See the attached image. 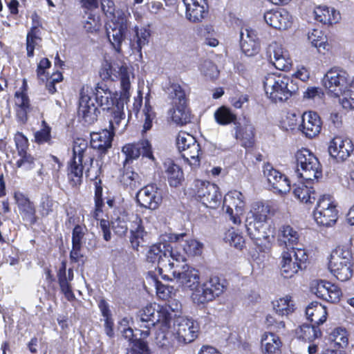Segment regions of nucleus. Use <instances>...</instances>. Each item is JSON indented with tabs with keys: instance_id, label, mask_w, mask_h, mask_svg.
<instances>
[{
	"instance_id": "f257e3e1",
	"label": "nucleus",
	"mask_w": 354,
	"mask_h": 354,
	"mask_svg": "<svg viewBox=\"0 0 354 354\" xmlns=\"http://www.w3.org/2000/svg\"><path fill=\"white\" fill-rule=\"evenodd\" d=\"M267 97L273 102H282L289 99L299 88L293 77L283 73H268L263 79Z\"/></svg>"
},
{
	"instance_id": "f03ea898",
	"label": "nucleus",
	"mask_w": 354,
	"mask_h": 354,
	"mask_svg": "<svg viewBox=\"0 0 354 354\" xmlns=\"http://www.w3.org/2000/svg\"><path fill=\"white\" fill-rule=\"evenodd\" d=\"M348 73L342 69L332 68L323 78V85L333 96L343 97L341 104L344 109H354V95H351V82L348 84Z\"/></svg>"
},
{
	"instance_id": "7ed1b4c3",
	"label": "nucleus",
	"mask_w": 354,
	"mask_h": 354,
	"mask_svg": "<svg viewBox=\"0 0 354 354\" xmlns=\"http://www.w3.org/2000/svg\"><path fill=\"white\" fill-rule=\"evenodd\" d=\"M156 304H150L140 310L136 317V333L139 332L140 338H147L150 329L156 324L162 329H167L171 320V315L166 309L156 308Z\"/></svg>"
},
{
	"instance_id": "20e7f679",
	"label": "nucleus",
	"mask_w": 354,
	"mask_h": 354,
	"mask_svg": "<svg viewBox=\"0 0 354 354\" xmlns=\"http://www.w3.org/2000/svg\"><path fill=\"white\" fill-rule=\"evenodd\" d=\"M88 149V142L85 139L76 138L73 147V159L68 168V178L71 186L79 185L82 182L84 169V158Z\"/></svg>"
},
{
	"instance_id": "39448f33",
	"label": "nucleus",
	"mask_w": 354,
	"mask_h": 354,
	"mask_svg": "<svg viewBox=\"0 0 354 354\" xmlns=\"http://www.w3.org/2000/svg\"><path fill=\"white\" fill-rule=\"evenodd\" d=\"M297 175L306 180L317 179L322 175L318 158L308 149L303 148L296 154Z\"/></svg>"
},
{
	"instance_id": "423d86ee",
	"label": "nucleus",
	"mask_w": 354,
	"mask_h": 354,
	"mask_svg": "<svg viewBox=\"0 0 354 354\" xmlns=\"http://www.w3.org/2000/svg\"><path fill=\"white\" fill-rule=\"evenodd\" d=\"M120 77L121 91L120 100H128L130 97L131 82L134 79L132 70L127 65H113L111 62L105 61L100 71V75L104 80L112 79V76Z\"/></svg>"
},
{
	"instance_id": "0eeeda50",
	"label": "nucleus",
	"mask_w": 354,
	"mask_h": 354,
	"mask_svg": "<svg viewBox=\"0 0 354 354\" xmlns=\"http://www.w3.org/2000/svg\"><path fill=\"white\" fill-rule=\"evenodd\" d=\"M169 97L172 100L173 109L171 110L173 122L184 125L190 122V115L187 109V99L185 91L177 84H172L167 88Z\"/></svg>"
},
{
	"instance_id": "6e6552de",
	"label": "nucleus",
	"mask_w": 354,
	"mask_h": 354,
	"mask_svg": "<svg viewBox=\"0 0 354 354\" xmlns=\"http://www.w3.org/2000/svg\"><path fill=\"white\" fill-rule=\"evenodd\" d=\"M225 289L218 277H212L192 290L191 299L197 306L205 305L221 295Z\"/></svg>"
},
{
	"instance_id": "1a4fd4ad",
	"label": "nucleus",
	"mask_w": 354,
	"mask_h": 354,
	"mask_svg": "<svg viewBox=\"0 0 354 354\" xmlns=\"http://www.w3.org/2000/svg\"><path fill=\"white\" fill-rule=\"evenodd\" d=\"M281 259V274L284 278L289 279L302 268V265L308 259V255L304 249L291 248L282 252Z\"/></svg>"
},
{
	"instance_id": "9d476101",
	"label": "nucleus",
	"mask_w": 354,
	"mask_h": 354,
	"mask_svg": "<svg viewBox=\"0 0 354 354\" xmlns=\"http://www.w3.org/2000/svg\"><path fill=\"white\" fill-rule=\"evenodd\" d=\"M172 333L178 344L185 346L198 337L199 326L193 319L180 316L174 320Z\"/></svg>"
},
{
	"instance_id": "9b49d317",
	"label": "nucleus",
	"mask_w": 354,
	"mask_h": 354,
	"mask_svg": "<svg viewBox=\"0 0 354 354\" xmlns=\"http://www.w3.org/2000/svg\"><path fill=\"white\" fill-rule=\"evenodd\" d=\"M313 216L319 225L326 227L333 225L338 217L337 203L334 198L330 195L322 196L317 201Z\"/></svg>"
},
{
	"instance_id": "f8f14e48",
	"label": "nucleus",
	"mask_w": 354,
	"mask_h": 354,
	"mask_svg": "<svg viewBox=\"0 0 354 354\" xmlns=\"http://www.w3.org/2000/svg\"><path fill=\"white\" fill-rule=\"evenodd\" d=\"M185 236L184 234L178 235L176 242L172 245L173 250H170L171 259L175 263H183L187 257L198 256L202 253L203 244L193 239L184 240Z\"/></svg>"
},
{
	"instance_id": "ddd939ff",
	"label": "nucleus",
	"mask_w": 354,
	"mask_h": 354,
	"mask_svg": "<svg viewBox=\"0 0 354 354\" xmlns=\"http://www.w3.org/2000/svg\"><path fill=\"white\" fill-rule=\"evenodd\" d=\"M176 145L182 156L192 169L200 165L199 153L201 148L196 138L191 134L180 131L176 138Z\"/></svg>"
},
{
	"instance_id": "4468645a",
	"label": "nucleus",
	"mask_w": 354,
	"mask_h": 354,
	"mask_svg": "<svg viewBox=\"0 0 354 354\" xmlns=\"http://www.w3.org/2000/svg\"><path fill=\"white\" fill-rule=\"evenodd\" d=\"M180 263L169 262L168 266L172 276L176 279L179 286L192 291L199 284V271L187 265H180Z\"/></svg>"
},
{
	"instance_id": "2eb2a0df",
	"label": "nucleus",
	"mask_w": 354,
	"mask_h": 354,
	"mask_svg": "<svg viewBox=\"0 0 354 354\" xmlns=\"http://www.w3.org/2000/svg\"><path fill=\"white\" fill-rule=\"evenodd\" d=\"M270 212V207L267 205L259 202L252 204L245 219V227L250 236L256 238V232H259L267 222Z\"/></svg>"
},
{
	"instance_id": "dca6fc26",
	"label": "nucleus",
	"mask_w": 354,
	"mask_h": 354,
	"mask_svg": "<svg viewBox=\"0 0 354 354\" xmlns=\"http://www.w3.org/2000/svg\"><path fill=\"white\" fill-rule=\"evenodd\" d=\"M92 87L84 85L80 93L78 115L86 124H93L97 118L98 110L91 100Z\"/></svg>"
},
{
	"instance_id": "f3484780",
	"label": "nucleus",
	"mask_w": 354,
	"mask_h": 354,
	"mask_svg": "<svg viewBox=\"0 0 354 354\" xmlns=\"http://www.w3.org/2000/svg\"><path fill=\"white\" fill-rule=\"evenodd\" d=\"M195 187L196 196L205 206L215 209L219 205L221 194L215 184L198 180Z\"/></svg>"
},
{
	"instance_id": "a211bd4d",
	"label": "nucleus",
	"mask_w": 354,
	"mask_h": 354,
	"mask_svg": "<svg viewBox=\"0 0 354 354\" xmlns=\"http://www.w3.org/2000/svg\"><path fill=\"white\" fill-rule=\"evenodd\" d=\"M245 198L241 192L233 190L228 192L224 197L223 207L226 208V213L234 224H240L241 215L245 207Z\"/></svg>"
},
{
	"instance_id": "6ab92c4d",
	"label": "nucleus",
	"mask_w": 354,
	"mask_h": 354,
	"mask_svg": "<svg viewBox=\"0 0 354 354\" xmlns=\"http://www.w3.org/2000/svg\"><path fill=\"white\" fill-rule=\"evenodd\" d=\"M263 174L274 192L285 194L290 190V183L283 174L268 163L263 167Z\"/></svg>"
},
{
	"instance_id": "aec40b11",
	"label": "nucleus",
	"mask_w": 354,
	"mask_h": 354,
	"mask_svg": "<svg viewBox=\"0 0 354 354\" xmlns=\"http://www.w3.org/2000/svg\"><path fill=\"white\" fill-rule=\"evenodd\" d=\"M136 199L141 207L156 209L162 201V194L156 185L151 184L145 186L138 192Z\"/></svg>"
},
{
	"instance_id": "412c9836",
	"label": "nucleus",
	"mask_w": 354,
	"mask_h": 354,
	"mask_svg": "<svg viewBox=\"0 0 354 354\" xmlns=\"http://www.w3.org/2000/svg\"><path fill=\"white\" fill-rule=\"evenodd\" d=\"M354 150V145L348 138L337 136L330 142L328 153L337 162L346 160Z\"/></svg>"
},
{
	"instance_id": "4be33fe9",
	"label": "nucleus",
	"mask_w": 354,
	"mask_h": 354,
	"mask_svg": "<svg viewBox=\"0 0 354 354\" xmlns=\"http://www.w3.org/2000/svg\"><path fill=\"white\" fill-rule=\"evenodd\" d=\"M311 290L317 297L330 303L339 301L342 295L337 286L326 281H315L312 285Z\"/></svg>"
},
{
	"instance_id": "5701e85b",
	"label": "nucleus",
	"mask_w": 354,
	"mask_h": 354,
	"mask_svg": "<svg viewBox=\"0 0 354 354\" xmlns=\"http://www.w3.org/2000/svg\"><path fill=\"white\" fill-rule=\"evenodd\" d=\"M263 17L268 25L279 30L290 28L293 22L292 15L283 8L267 11Z\"/></svg>"
},
{
	"instance_id": "b1692460",
	"label": "nucleus",
	"mask_w": 354,
	"mask_h": 354,
	"mask_svg": "<svg viewBox=\"0 0 354 354\" xmlns=\"http://www.w3.org/2000/svg\"><path fill=\"white\" fill-rule=\"evenodd\" d=\"M170 250H173L172 246L165 243L155 244L152 245L147 252V261L151 263L157 262L158 265L169 268V262H175L171 259Z\"/></svg>"
},
{
	"instance_id": "393cba45",
	"label": "nucleus",
	"mask_w": 354,
	"mask_h": 354,
	"mask_svg": "<svg viewBox=\"0 0 354 354\" xmlns=\"http://www.w3.org/2000/svg\"><path fill=\"white\" fill-rule=\"evenodd\" d=\"M270 62L274 67L281 71L288 70L290 68L291 60L288 51L283 49L281 44L277 42L271 43L268 48Z\"/></svg>"
},
{
	"instance_id": "a878e982",
	"label": "nucleus",
	"mask_w": 354,
	"mask_h": 354,
	"mask_svg": "<svg viewBox=\"0 0 354 354\" xmlns=\"http://www.w3.org/2000/svg\"><path fill=\"white\" fill-rule=\"evenodd\" d=\"M125 155V163L137 159L140 155L151 160H154L151 146L148 140H141L137 143L125 145L122 149Z\"/></svg>"
},
{
	"instance_id": "bb28decb",
	"label": "nucleus",
	"mask_w": 354,
	"mask_h": 354,
	"mask_svg": "<svg viewBox=\"0 0 354 354\" xmlns=\"http://www.w3.org/2000/svg\"><path fill=\"white\" fill-rule=\"evenodd\" d=\"M321 129L322 122L317 113L308 111L302 115L299 129L306 137L309 138L316 137L320 133Z\"/></svg>"
},
{
	"instance_id": "cd10ccee",
	"label": "nucleus",
	"mask_w": 354,
	"mask_h": 354,
	"mask_svg": "<svg viewBox=\"0 0 354 354\" xmlns=\"http://www.w3.org/2000/svg\"><path fill=\"white\" fill-rule=\"evenodd\" d=\"M240 45L243 53L249 57L257 55L260 50L254 32L248 28H241L240 31Z\"/></svg>"
},
{
	"instance_id": "c85d7f7f",
	"label": "nucleus",
	"mask_w": 354,
	"mask_h": 354,
	"mask_svg": "<svg viewBox=\"0 0 354 354\" xmlns=\"http://www.w3.org/2000/svg\"><path fill=\"white\" fill-rule=\"evenodd\" d=\"M113 134L107 129L91 133V147L100 154H105L111 147Z\"/></svg>"
},
{
	"instance_id": "c756f323",
	"label": "nucleus",
	"mask_w": 354,
	"mask_h": 354,
	"mask_svg": "<svg viewBox=\"0 0 354 354\" xmlns=\"http://www.w3.org/2000/svg\"><path fill=\"white\" fill-rule=\"evenodd\" d=\"M186 8V17L192 22H199L207 12L205 0H183Z\"/></svg>"
},
{
	"instance_id": "7c9ffc66",
	"label": "nucleus",
	"mask_w": 354,
	"mask_h": 354,
	"mask_svg": "<svg viewBox=\"0 0 354 354\" xmlns=\"http://www.w3.org/2000/svg\"><path fill=\"white\" fill-rule=\"evenodd\" d=\"M128 100H120V97L117 101L116 110L112 115V118L109 121L110 131L113 135L115 133H122L126 129L127 122L124 118V113L121 110L123 109L124 104L127 103Z\"/></svg>"
},
{
	"instance_id": "2f4dec72",
	"label": "nucleus",
	"mask_w": 354,
	"mask_h": 354,
	"mask_svg": "<svg viewBox=\"0 0 354 354\" xmlns=\"http://www.w3.org/2000/svg\"><path fill=\"white\" fill-rule=\"evenodd\" d=\"M165 177L171 187H177L184 180L183 170L171 159H167L163 162Z\"/></svg>"
},
{
	"instance_id": "473e14b6",
	"label": "nucleus",
	"mask_w": 354,
	"mask_h": 354,
	"mask_svg": "<svg viewBox=\"0 0 354 354\" xmlns=\"http://www.w3.org/2000/svg\"><path fill=\"white\" fill-rule=\"evenodd\" d=\"M15 104L18 121L25 124L28 120V114L32 110L28 95L24 92L17 91L15 95Z\"/></svg>"
},
{
	"instance_id": "72a5a7b5",
	"label": "nucleus",
	"mask_w": 354,
	"mask_h": 354,
	"mask_svg": "<svg viewBox=\"0 0 354 354\" xmlns=\"http://www.w3.org/2000/svg\"><path fill=\"white\" fill-rule=\"evenodd\" d=\"M95 102L103 110H109L115 104V95L104 84H97L92 94Z\"/></svg>"
},
{
	"instance_id": "f704fd0d",
	"label": "nucleus",
	"mask_w": 354,
	"mask_h": 354,
	"mask_svg": "<svg viewBox=\"0 0 354 354\" xmlns=\"http://www.w3.org/2000/svg\"><path fill=\"white\" fill-rule=\"evenodd\" d=\"M313 13L315 20L324 24H336L340 19V13L338 11L326 6L316 7Z\"/></svg>"
},
{
	"instance_id": "c9c22d12",
	"label": "nucleus",
	"mask_w": 354,
	"mask_h": 354,
	"mask_svg": "<svg viewBox=\"0 0 354 354\" xmlns=\"http://www.w3.org/2000/svg\"><path fill=\"white\" fill-rule=\"evenodd\" d=\"M15 142L20 156V158L17 160V166L18 167H24L26 169L31 168L34 159L30 154H27L26 153V138L21 133H18L15 136Z\"/></svg>"
},
{
	"instance_id": "e433bc0d",
	"label": "nucleus",
	"mask_w": 354,
	"mask_h": 354,
	"mask_svg": "<svg viewBox=\"0 0 354 354\" xmlns=\"http://www.w3.org/2000/svg\"><path fill=\"white\" fill-rule=\"evenodd\" d=\"M354 263H344L338 261H329L328 268L330 272L341 281L350 279L353 274Z\"/></svg>"
},
{
	"instance_id": "4c0bfd02",
	"label": "nucleus",
	"mask_w": 354,
	"mask_h": 354,
	"mask_svg": "<svg viewBox=\"0 0 354 354\" xmlns=\"http://www.w3.org/2000/svg\"><path fill=\"white\" fill-rule=\"evenodd\" d=\"M306 315L312 323L319 326L326 322L327 311L326 307L318 302L310 303L306 309Z\"/></svg>"
},
{
	"instance_id": "58836bf2",
	"label": "nucleus",
	"mask_w": 354,
	"mask_h": 354,
	"mask_svg": "<svg viewBox=\"0 0 354 354\" xmlns=\"http://www.w3.org/2000/svg\"><path fill=\"white\" fill-rule=\"evenodd\" d=\"M299 239L298 232L289 225H285L280 227L278 234V242L280 245L294 248Z\"/></svg>"
},
{
	"instance_id": "ea45409f",
	"label": "nucleus",
	"mask_w": 354,
	"mask_h": 354,
	"mask_svg": "<svg viewBox=\"0 0 354 354\" xmlns=\"http://www.w3.org/2000/svg\"><path fill=\"white\" fill-rule=\"evenodd\" d=\"M135 35L131 39V49L140 53L142 55V48L148 44L150 37V32L145 28H138L136 26L134 27Z\"/></svg>"
},
{
	"instance_id": "a19ab883",
	"label": "nucleus",
	"mask_w": 354,
	"mask_h": 354,
	"mask_svg": "<svg viewBox=\"0 0 354 354\" xmlns=\"http://www.w3.org/2000/svg\"><path fill=\"white\" fill-rule=\"evenodd\" d=\"M281 345L279 337L273 333H265L261 339L263 354H279Z\"/></svg>"
},
{
	"instance_id": "79ce46f5",
	"label": "nucleus",
	"mask_w": 354,
	"mask_h": 354,
	"mask_svg": "<svg viewBox=\"0 0 354 354\" xmlns=\"http://www.w3.org/2000/svg\"><path fill=\"white\" fill-rule=\"evenodd\" d=\"M130 232V241L132 246L133 248H137L140 244V241L143 240V237L146 234V232L142 226V221L138 216H136L131 221Z\"/></svg>"
},
{
	"instance_id": "37998d69",
	"label": "nucleus",
	"mask_w": 354,
	"mask_h": 354,
	"mask_svg": "<svg viewBox=\"0 0 354 354\" xmlns=\"http://www.w3.org/2000/svg\"><path fill=\"white\" fill-rule=\"evenodd\" d=\"M126 30L110 24L106 28L107 37L117 53L121 52V45L124 39Z\"/></svg>"
},
{
	"instance_id": "c03bdc74",
	"label": "nucleus",
	"mask_w": 354,
	"mask_h": 354,
	"mask_svg": "<svg viewBox=\"0 0 354 354\" xmlns=\"http://www.w3.org/2000/svg\"><path fill=\"white\" fill-rule=\"evenodd\" d=\"M128 215L124 211H115L111 221L114 232L120 236L125 235L128 230Z\"/></svg>"
},
{
	"instance_id": "a18cd8bd",
	"label": "nucleus",
	"mask_w": 354,
	"mask_h": 354,
	"mask_svg": "<svg viewBox=\"0 0 354 354\" xmlns=\"http://www.w3.org/2000/svg\"><path fill=\"white\" fill-rule=\"evenodd\" d=\"M235 137L240 139L241 145L245 148H251L254 143V129L252 124H246L243 128L236 127Z\"/></svg>"
},
{
	"instance_id": "49530a36",
	"label": "nucleus",
	"mask_w": 354,
	"mask_h": 354,
	"mask_svg": "<svg viewBox=\"0 0 354 354\" xmlns=\"http://www.w3.org/2000/svg\"><path fill=\"white\" fill-rule=\"evenodd\" d=\"M273 308L276 313L281 316H287L295 310V304L292 297L286 295L273 301Z\"/></svg>"
},
{
	"instance_id": "de8ad7c7",
	"label": "nucleus",
	"mask_w": 354,
	"mask_h": 354,
	"mask_svg": "<svg viewBox=\"0 0 354 354\" xmlns=\"http://www.w3.org/2000/svg\"><path fill=\"white\" fill-rule=\"evenodd\" d=\"M331 261L354 263V258L349 244L337 246L331 253Z\"/></svg>"
},
{
	"instance_id": "09e8293b",
	"label": "nucleus",
	"mask_w": 354,
	"mask_h": 354,
	"mask_svg": "<svg viewBox=\"0 0 354 354\" xmlns=\"http://www.w3.org/2000/svg\"><path fill=\"white\" fill-rule=\"evenodd\" d=\"M15 199L20 212L28 218H31L35 214L33 204L21 192H15Z\"/></svg>"
},
{
	"instance_id": "8fccbe9b",
	"label": "nucleus",
	"mask_w": 354,
	"mask_h": 354,
	"mask_svg": "<svg viewBox=\"0 0 354 354\" xmlns=\"http://www.w3.org/2000/svg\"><path fill=\"white\" fill-rule=\"evenodd\" d=\"M294 196L304 203H313L315 201V193L312 187L304 184L297 185L293 190Z\"/></svg>"
},
{
	"instance_id": "3c124183",
	"label": "nucleus",
	"mask_w": 354,
	"mask_h": 354,
	"mask_svg": "<svg viewBox=\"0 0 354 354\" xmlns=\"http://www.w3.org/2000/svg\"><path fill=\"white\" fill-rule=\"evenodd\" d=\"M308 39L313 46L317 48L319 52L328 49L326 36L322 30L314 29L308 35Z\"/></svg>"
},
{
	"instance_id": "603ef678",
	"label": "nucleus",
	"mask_w": 354,
	"mask_h": 354,
	"mask_svg": "<svg viewBox=\"0 0 354 354\" xmlns=\"http://www.w3.org/2000/svg\"><path fill=\"white\" fill-rule=\"evenodd\" d=\"M41 41L37 26H32L26 36V50L28 57L34 56V50L39 46Z\"/></svg>"
},
{
	"instance_id": "864d4df0",
	"label": "nucleus",
	"mask_w": 354,
	"mask_h": 354,
	"mask_svg": "<svg viewBox=\"0 0 354 354\" xmlns=\"http://www.w3.org/2000/svg\"><path fill=\"white\" fill-rule=\"evenodd\" d=\"M214 116L216 122L221 125H227L232 122L236 124V115L232 113L230 109L225 106L218 108L214 112Z\"/></svg>"
},
{
	"instance_id": "5fc2aeb1",
	"label": "nucleus",
	"mask_w": 354,
	"mask_h": 354,
	"mask_svg": "<svg viewBox=\"0 0 354 354\" xmlns=\"http://www.w3.org/2000/svg\"><path fill=\"white\" fill-rule=\"evenodd\" d=\"M120 182L124 186L134 189L141 185V178L138 173L126 169L120 177Z\"/></svg>"
},
{
	"instance_id": "6e6d98bb",
	"label": "nucleus",
	"mask_w": 354,
	"mask_h": 354,
	"mask_svg": "<svg viewBox=\"0 0 354 354\" xmlns=\"http://www.w3.org/2000/svg\"><path fill=\"white\" fill-rule=\"evenodd\" d=\"M142 113L144 115L143 131H147L151 129L156 117V114L150 104L149 95L145 97V104Z\"/></svg>"
},
{
	"instance_id": "4d7b16f0",
	"label": "nucleus",
	"mask_w": 354,
	"mask_h": 354,
	"mask_svg": "<svg viewBox=\"0 0 354 354\" xmlns=\"http://www.w3.org/2000/svg\"><path fill=\"white\" fill-rule=\"evenodd\" d=\"M299 337L304 341L312 342L321 336V330L316 324L311 326L304 324L300 327V331L298 332Z\"/></svg>"
},
{
	"instance_id": "13d9d810",
	"label": "nucleus",
	"mask_w": 354,
	"mask_h": 354,
	"mask_svg": "<svg viewBox=\"0 0 354 354\" xmlns=\"http://www.w3.org/2000/svg\"><path fill=\"white\" fill-rule=\"evenodd\" d=\"M199 70L201 74L209 80H214L219 75L217 66L210 60L203 61L200 65Z\"/></svg>"
},
{
	"instance_id": "bf43d9fd",
	"label": "nucleus",
	"mask_w": 354,
	"mask_h": 354,
	"mask_svg": "<svg viewBox=\"0 0 354 354\" xmlns=\"http://www.w3.org/2000/svg\"><path fill=\"white\" fill-rule=\"evenodd\" d=\"M113 15V19L112 20V24L113 26H118L119 28H121L122 29H124L127 30V29L129 27L130 22H129V17H130V13L129 12H124L121 10H116V12H114Z\"/></svg>"
},
{
	"instance_id": "052dcab7",
	"label": "nucleus",
	"mask_w": 354,
	"mask_h": 354,
	"mask_svg": "<svg viewBox=\"0 0 354 354\" xmlns=\"http://www.w3.org/2000/svg\"><path fill=\"white\" fill-rule=\"evenodd\" d=\"M224 240L231 246L240 250L242 249L245 243L243 237L234 229H230L225 232Z\"/></svg>"
},
{
	"instance_id": "680f3d73",
	"label": "nucleus",
	"mask_w": 354,
	"mask_h": 354,
	"mask_svg": "<svg viewBox=\"0 0 354 354\" xmlns=\"http://www.w3.org/2000/svg\"><path fill=\"white\" fill-rule=\"evenodd\" d=\"M346 330L343 328H336L330 334V339L340 347H344L348 344Z\"/></svg>"
},
{
	"instance_id": "e2e57ef3",
	"label": "nucleus",
	"mask_w": 354,
	"mask_h": 354,
	"mask_svg": "<svg viewBox=\"0 0 354 354\" xmlns=\"http://www.w3.org/2000/svg\"><path fill=\"white\" fill-rule=\"evenodd\" d=\"M324 93L320 88L310 87L308 88L304 94V97L313 100L315 102L320 103L324 97Z\"/></svg>"
},
{
	"instance_id": "0e129e2a",
	"label": "nucleus",
	"mask_w": 354,
	"mask_h": 354,
	"mask_svg": "<svg viewBox=\"0 0 354 354\" xmlns=\"http://www.w3.org/2000/svg\"><path fill=\"white\" fill-rule=\"evenodd\" d=\"M86 229L80 225L75 226L72 233V245H82V239L85 235Z\"/></svg>"
},
{
	"instance_id": "69168bd1",
	"label": "nucleus",
	"mask_w": 354,
	"mask_h": 354,
	"mask_svg": "<svg viewBox=\"0 0 354 354\" xmlns=\"http://www.w3.org/2000/svg\"><path fill=\"white\" fill-rule=\"evenodd\" d=\"M173 288L165 286L159 281L156 282V293L159 298L163 300L167 299L171 297Z\"/></svg>"
},
{
	"instance_id": "338daca9",
	"label": "nucleus",
	"mask_w": 354,
	"mask_h": 354,
	"mask_svg": "<svg viewBox=\"0 0 354 354\" xmlns=\"http://www.w3.org/2000/svg\"><path fill=\"white\" fill-rule=\"evenodd\" d=\"M145 338L136 339L133 342L132 346L138 351L139 354H150L147 343L144 341Z\"/></svg>"
},
{
	"instance_id": "774afa93",
	"label": "nucleus",
	"mask_w": 354,
	"mask_h": 354,
	"mask_svg": "<svg viewBox=\"0 0 354 354\" xmlns=\"http://www.w3.org/2000/svg\"><path fill=\"white\" fill-rule=\"evenodd\" d=\"M98 19H95L94 16L90 15L87 20L84 24V28L88 32H93L99 28Z\"/></svg>"
}]
</instances>
